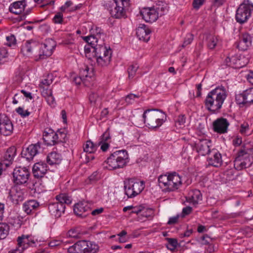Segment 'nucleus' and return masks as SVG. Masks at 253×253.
<instances>
[{
    "label": "nucleus",
    "mask_w": 253,
    "mask_h": 253,
    "mask_svg": "<svg viewBox=\"0 0 253 253\" xmlns=\"http://www.w3.org/2000/svg\"><path fill=\"white\" fill-rule=\"evenodd\" d=\"M227 97V92L223 86H218L211 91L205 100V105L210 111L215 113L218 111Z\"/></svg>",
    "instance_id": "nucleus-1"
},
{
    "label": "nucleus",
    "mask_w": 253,
    "mask_h": 253,
    "mask_svg": "<svg viewBox=\"0 0 253 253\" xmlns=\"http://www.w3.org/2000/svg\"><path fill=\"white\" fill-rule=\"evenodd\" d=\"M159 186L164 192H172L179 189L182 185L181 176L176 172H168L158 178Z\"/></svg>",
    "instance_id": "nucleus-2"
},
{
    "label": "nucleus",
    "mask_w": 253,
    "mask_h": 253,
    "mask_svg": "<svg viewBox=\"0 0 253 253\" xmlns=\"http://www.w3.org/2000/svg\"><path fill=\"white\" fill-rule=\"evenodd\" d=\"M253 155V147L250 145H244L238 151L234 161L236 169L241 170L251 166V158Z\"/></svg>",
    "instance_id": "nucleus-3"
},
{
    "label": "nucleus",
    "mask_w": 253,
    "mask_h": 253,
    "mask_svg": "<svg viewBox=\"0 0 253 253\" xmlns=\"http://www.w3.org/2000/svg\"><path fill=\"white\" fill-rule=\"evenodd\" d=\"M143 119L146 126L156 128L161 126L166 120V115L159 109H148L144 111Z\"/></svg>",
    "instance_id": "nucleus-4"
},
{
    "label": "nucleus",
    "mask_w": 253,
    "mask_h": 253,
    "mask_svg": "<svg viewBox=\"0 0 253 253\" xmlns=\"http://www.w3.org/2000/svg\"><path fill=\"white\" fill-rule=\"evenodd\" d=\"M128 162V155L126 150H118L112 153L105 162L110 170L123 168Z\"/></svg>",
    "instance_id": "nucleus-5"
},
{
    "label": "nucleus",
    "mask_w": 253,
    "mask_h": 253,
    "mask_svg": "<svg viewBox=\"0 0 253 253\" xmlns=\"http://www.w3.org/2000/svg\"><path fill=\"white\" fill-rule=\"evenodd\" d=\"M92 52L94 53L93 57L96 59L98 65L103 67L109 64L112 52L111 49L104 46V42L102 40L98 45L91 46Z\"/></svg>",
    "instance_id": "nucleus-6"
},
{
    "label": "nucleus",
    "mask_w": 253,
    "mask_h": 253,
    "mask_svg": "<svg viewBox=\"0 0 253 253\" xmlns=\"http://www.w3.org/2000/svg\"><path fill=\"white\" fill-rule=\"evenodd\" d=\"M56 202L50 203L48 205V210L56 218L60 217L64 213L66 205L72 203L71 197L66 193H61L56 196Z\"/></svg>",
    "instance_id": "nucleus-7"
},
{
    "label": "nucleus",
    "mask_w": 253,
    "mask_h": 253,
    "mask_svg": "<svg viewBox=\"0 0 253 253\" xmlns=\"http://www.w3.org/2000/svg\"><path fill=\"white\" fill-rule=\"evenodd\" d=\"M144 183L133 178H126L124 181L125 194L128 198H132L139 195L144 188Z\"/></svg>",
    "instance_id": "nucleus-8"
},
{
    "label": "nucleus",
    "mask_w": 253,
    "mask_h": 253,
    "mask_svg": "<svg viewBox=\"0 0 253 253\" xmlns=\"http://www.w3.org/2000/svg\"><path fill=\"white\" fill-rule=\"evenodd\" d=\"M108 9L111 16L115 18L126 17V10L129 6V0H113Z\"/></svg>",
    "instance_id": "nucleus-9"
},
{
    "label": "nucleus",
    "mask_w": 253,
    "mask_h": 253,
    "mask_svg": "<svg viewBox=\"0 0 253 253\" xmlns=\"http://www.w3.org/2000/svg\"><path fill=\"white\" fill-rule=\"evenodd\" d=\"M253 11V3L250 0H244L236 10L235 18L240 24L247 21Z\"/></svg>",
    "instance_id": "nucleus-10"
},
{
    "label": "nucleus",
    "mask_w": 253,
    "mask_h": 253,
    "mask_svg": "<svg viewBox=\"0 0 253 253\" xmlns=\"http://www.w3.org/2000/svg\"><path fill=\"white\" fill-rule=\"evenodd\" d=\"M90 35L88 36L83 37V39L91 46L98 45L100 41H104V34L103 30L97 26H93L90 30Z\"/></svg>",
    "instance_id": "nucleus-11"
},
{
    "label": "nucleus",
    "mask_w": 253,
    "mask_h": 253,
    "mask_svg": "<svg viewBox=\"0 0 253 253\" xmlns=\"http://www.w3.org/2000/svg\"><path fill=\"white\" fill-rule=\"evenodd\" d=\"M30 172L26 167L16 168L13 172V182L16 185L26 183L30 177Z\"/></svg>",
    "instance_id": "nucleus-12"
},
{
    "label": "nucleus",
    "mask_w": 253,
    "mask_h": 253,
    "mask_svg": "<svg viewBox=\"0 0 253 253\" xmlns=\"http://www.w3.org/2000/svg\"><path fill=\"white\" fill-rule=\"evenodd\" d=\"M55 47V42L52 39L46 40L43 44H40L38 54L39 59H42L50 56Z\"/></svg>",
    "instance_id": "nucleus-13"
},
{
    "label": "nucleus",
    "mask_w": 253,
    "mask_h": 253,
    "mask_svg": "<svg viewBox=\"0 0 253 253\" xmlns=\"http://www.w3.org/2000/svg\"><path fill=\"white\" fill-rule=\"evenodd\" d=\"M39 46L40 44L35 41H27L22 44L21 52L24 56L30 57L34 55L37 57Z\"/></svg>",
    "instance_id": "nucleus-14"
},
{
    "label": "nucleus",
    "mask_w": 253,
    "mask_h": 253,
    "mask_svg": "<svg viewBox=\"0 0 253 253\" xmlns=\"http://www.w3.org/2000/svg\"><path fill=\"white\" fill-rule=\"evenodd\" d=\"M235 100L239 105L250 106L253 103V88L247 89L242 93L236 94Z\"/></svg>",
    "instance_id": "nucleus-15"
},
{
    "label": "nucleus",
    "mask_w": 253,
    "mask_h": 253,
    "mask_svg": "<svg viewBox=\"0 0 253 253\" xmlns=\"http://www.w3.org/2000/svg\"><path fill=\"white\" fill-rule=\"evenodd\" d=\"M13 131V125L10 119L5 114H0V133L4 136H9Z\"/></svg>",
    "instance_id": "nucleus-16"
},
{
    "label": "nucleus",
    "mask_w": 253,
    "mask_h": 253,
    "mask_svg": "<svg viewBox=\"0 0 253 253\" xmlns=\"http://www.w3.org/2000/svg\"><path fill=\"white\" fill-rule=\"evenodd\" d=\"M30 238V236L24 235L18 237L17 240L18 246L16 249L11 251L14 253H22L24 250L27 249L29 246L35 244V242L33 240H31Z\"/></svg>",
    "instance_id": "nucleus-17"
},
{
    "label": "nucleus",
    "mask_w": 253,
    "mask_h": 253,
    "mask_svg": "<svg viewBox=\"0 0 253 253\" xmlns=\"http://www.w3.org/2000/svg\"><path fill=\"white\" fill-rule=\"evenodd\" d=\"M142 18L146 22L153 23L158 18V13L155 7H144L140 11Z\"/></svg>",
    "instance_id": "nucleus-18"
},
{
    "label": "nucleus",
    "mask_w": 253,
    "mask_h": 253,
    "mask_svg": "<svg viewBox=\"0 0 253 253\" xmlns=\"http://www.w3.org/2000/svg\"><path fill=\"white\" fill-rule=\"evenodd\" d=\"M41 149V143L38 142L34 144H31L25 150H23L21 155L27 160L30 161L33 160L34 157L40 152Z\"/></svg>",
    "instance_id": "nucleus-19"
},
{
    "label": "nucleus",
    "mask_w": 253,
    "mask_h": 253,
    "mask_svg": "<svg viewBox=\"0 0 253 253\" xmlns=\"http://www.w3.org/2000/svg\"><path fill=\"white\" fill-rule=\"evenodd\" d=\"M229 126L227 120L222 117L217 119L212 123L213 131L220 134L226 133Z\"/></svg>",
    "instance_id": "nucleus-20"
},
{
    "label": "nucleus",
    "mask_w": 253,
    "mask_h": 253,
    "mask_svg": "<svg viewBox=\"0 0 253 253\" xmlns=\"http://www.w3.org/2000/svg\"><path fill=\"white\" fill-rule=\"evenodd\" d=\"M207 161L209 165L214 167L221 166L222 160L221 154L216 149H212L208 155Z\"/></svg>",
    "instance_id": "nucleus-21"
},
{
    "label": "nucleus",
    "mask_w": 253,
    "mask_h": 253,
    "mask_svg": "<svg viewBox=\"0 0 253 253\" xmlns=\"http://www.w3.org/2000/svg\"><path fill=\"white\" fill-rule=\"evenodd\" d=\"M9 197L14 204L17 205L23 200L24 193L19 187L14 186L9 192Z\"/></svg>",
    "instance_id": "nucleus-22"
},
{
    "label": "nucleus",
    "mask_w": 253,
    "mask_h": 253,
    "mask_svg": "<svg viewBox=\"0 0 253 253\" xmlns=\"http://www.w3.org/2000/svg\"><path fill=\"white\" fill-rule=\"evenodd\" d=\"M210 143L207 139L199 140L195 143L197 152L202 156L208 155L211 150L210 149Z\"/></svg>",
    "instance_id": "nucleus-23"
},
{
    "label": "nucleus",
    "mask_w": 253,
    "mask_h": 253,
    "mask_svg": "<svg viewBox=\"0 0 253 253\" xmlns=\"http://www.w3.org/2000/svg\"><path fill=\"white\" fill-rule=\"evenodd\" d=\"M74 211L76 215L84 217L88 214L86 212H90L91 210L88 204L84 201L75 205Z\"/></svg>",
    "instance_id": "nucleus-24"
},
{
    "label": "nucleus",
    "mask_w": 253,
    "mask_h": 253,
    "mask_svg": "<svg viewBox=\"0 0 253 253\" xmlns=\"http://www.w3.org/2000/svg\"><path fill=\"white\" fill-rule=\"evenodd\" d=\"M27 5L25 0H18L11 3L9 6V11L15 14H21Z\"/></svg>",
    "instance_id": "nucleus-25"
},
{
    "label": "nucleus",
    "mask_w": 253,
    "mask_h": 253,
    "mask_svg": "<svg viewBox=\"0 0 253 253\" xmlns=\"http://www.w3.org/2000/svg\"><path fill=\"white\" fill-rule=\"evenodd\" d=\"M47 171V165L42 162L36 163L33 167L34 176L37 178L43 177Z\"/></svg>",
    "instance_id": "nucleus-26"
},
{
    "label": "nucleus",
    "mask_w": 253,
    "mask_h": 253,
    "mask_svg": "<svg viewBox=\"0 0 253 253\" xmlns=\"http://www.w3.org/2000/svg\"><path fill=\"white\" fill-rule=\"evenodd\" d=\"M150 30L144 24H140L136 29V34L140 40L147 42L150 39Z\"/></svg>",
    "instance_id": "nucleus-27"
},
{
    "label": "nucleus",
    "mask_w": 253,
    "mask_h": 253,
    "mask_svg": "<svg viewBox=\"0 0 253 253\" xmlns=\"http://www.w3.org/2000/svg\"><path fill=\"white\" fill-rule=\"evenodd\" d=\"M252 37L248 33H244L242 35L240 40L237 44L239 50H246L252 44Z\"/></svg>",
    "instance_id": "nucleus-28"
},
{
    "label": "nucleus",
    "mask_w": 253,
    "mask_h": 253,
    "mask_svg": "<svg viewBox=\"0 0 253 253\" xmlns=\"http://www.w3.org/2000/svg\"><path fill=\"white\" fill-rule=\"evenodd\" d=\"M241 58V57L240 56ZM225 64L230 67L234 68H240L245 66V64H242L241 58L238 56L232 55L231 57L228 56L224 61Z\"/></svg>",
    "instance_id": "nucleus-29"
},
{
    "label": "nucleus",
    "mask_w": 253,
    "mask_h": 253,
    "mask_svg": "<svg viewBox=\"0 0 253 253\" xmlns=\"http://www.w3.org/2000/svg\"><path fill=\"white\" fill-rule=\"evenodd\" d=\"M39 203L36 200H29L23 205V211L28 214L36 211L39 207Z\"/></svg>",
    "instance_id": "nucleus-30"
},
{
    "label": "nucleus",
    "mask_w": 253,
    "mask_h": 253,
    "mask_svg": "<svg viewBox=\"0 0 253 253\" xmlns=\"http://www.w3.org/2000/svg\"><path fill=\"white\" fill-rule=\"evenodd\" d=\"M16 153V149L15 147H11L7 149L3 156V163L5 167H8L11 164Z\"/></svg>",
    "instance_id": "nucleus-31"
},
{
    "label": "nucleus",
    "mask_w": 253,
    "mask_h": 253,
    "mask_svg": "<svg viewBox=\"0 0 253 253\" xmlns=\"http://www.w3.org/2000/svg\"><path fill=\"white\" fill-rule=\"evenodd\" d=\"M202 199V195L201 192L198 190H194L189 193V197L187 198V201L194 205H196Z\"/></svg>",
    "instance_id": "nucleus-32"
},
{
    "label": "nucleus",
    "mask_w": 253,
    "mask_h": 253,
    "mask_svg": "<svg viewBox=\"0 0 253 253\" xmlns=\"http://www.w3.org/2000/svg\"><path fill=\"white\" fill-rule=\"evenodd\" d=\"M62 160V157L60 154L56 152H52L48 154L46 158V161L50 165L59 164Z\"/></svg>",
    "instance_id": "nucleus-33"
},
{
    "label": "nucleus",
    "mask_w": 253,
    "mask_h": 253,
    "mask_svg": "<svg viewBox=\"0 0 253 253\" xmlns=\"http://www.w3.org/2000/svg\"><path fill=\"white\" fill-rule=\"evenodd\" d=\"M43 139L48 145H54L58 143V136L56 132L51 130V132H47L43 135Z\"/></svg>",
    "instance_id": "nucleus-34"
},
{
    "label": "nucleus",
    "mask_w": 253,
    "mask_h": 253,
    "mask_svg": "<svg viewBox=\"0 0 253 253\" xmlns=\"http://www.w3.org/2000/svg\"><path fill=\"white\" fill-rule=\"evenodd\" d=\"M42 94L44 97L47 103L51 106H54L55 104V101L54 97L52 95L51 89H44L42 90Z\"/></svg>",
    "instance_id": "nucleus-35"
},
{
    "label": "nucleus",
    "mask_w": 253,
    "mask_h": 253,
    "mask_svg": "<svg viewBox=\"0 0 253 253\" xmlns=\"http://www.w3.org/2000/svg\"><path fill=\"white\" fill-rule=\"evenodd\" d=\"M155 9H157L159 16H161L169 11V6L165 1H161L159 2V4Z\"/></svg>",
    "instance_id": "nucleus-36"
},
{
    "label": "nucleus",
    "mask_w": 253,
    "mask_h": 253,
    "mask_svg": "<svg viewBox=\"0 0 253 253\" xmlns=\"http://www.w3.org/2000/svg\"><path fill=\"white\" fill-rule=\"evenodd\" d=\"M218 40L216 36L210 35L207 38V45L210 49H214L217 45Z\"/></svg>",
    "instance_id": "nucleus-37"
},
{
    "label": "nucleus",
    "mask_w": 253,
    "mask_h": 253,
    "mask_svg": "<svg viewBox=\"0 0 253 253\" xmlns=\"http://www.w3.org/2000/svg\"><path fill=\"white\" fill-rule=\"evenodd\" d=\"M97 146V145L94 144L91 141L88 140L84 146L83 149L84 152L91 154L96 150Z\"/></svg>",
    "instance_id": "nucleus-38"
},
{
    "label": "nucleus",
    "mask_w": 253,
    "mask_h": 253,
    "mask_svg": "<svg viewBox=\"0 0 253 253\" xmlns=\"http://www.w3.org/2000/svg\"><path fill=\"white\" fill-rule=\"evenodd\" d=\"M86 249L85 253H96L98 250L99 247L97 244L94 242L86 241Z\"/></svg>",
    "instance_id": "nucleus-39"
},
{
    "label": "nucleus",
    "mask_w": 253,
    "mask_h": 253,
    "mask_svg": "<svg viewBox=\"0 0 253 253\" xmlns=\"http://www.w3.org/2000/svg\"><path fill=\"white\" fill-rule=\"evenodd\" d=\"M52 76L48 75L45 79L42 81L39 84L40 87L42 89V90L44 89H48V86L52 84Z\"/></svg>",
    "instance_id": "nucleus-40"
},
{
    "label": "nucleus",
    "mask_w": 253,
    "mask_h": 253,
    "mask_svg": "<svg viewBox=\"0 0 253 253\" xmlns=\"http://www.w3.org/2000/svg\"><path fill=\"white\" fill-rule=\"evenodd\" d=\"M138 68L137 64L130 65L127 69V73L128 78L129 79H133L135 75L136 72Z\"/></svg>",
    "instance_id": "nucleus-41"
},
{
    "label": "nucleus",
    "mask_w": 253,
    "mask_h": 253,
    "mask_svg": "<svg viewBox=\"0 0 253 253\" xmlns=\"http://www.w3.org/2000/svg\"><path fill=\"white\" fill-rule=\"evenodd\" d=\"M166 240L168 242V244L167 245V248L170 250H174L177 246V241L174 238H167Z\"/></svg>",
    "instance_id": "nucleus-42"
},
{
    "label": "nucleus",
    "mask_w": 253,
    "mask_h": 253,
    "mask_svg": "<svg viewBox=\"0 0 253 253\" xmlns=\"http://www.w3.org/2000/svg\"><path fill=\"white\" fill-rule=\"evenodd\" d=\"M8 227L3 223H0V239H4L8 234Z\"/></svg>",
    "instance_id": "nucleus-43"
},
{
    "label": "nucleus",
    "mask_w": 253,
    "mask_h": 253,
    "mask_svg": "<svg viewBox=\"0 0 253 253\" xmlns=\"http://www.w3.org/2000/svg\"><path fill=\"white\" fill-rule=\"evenodd\" d=\"M24 101H27V99H25L22 94L18 93H16L13 97L12 103L14 104H16L18 103H22Z\"/></svg>",
    "instance_id": "nucleus-44"
},
{
    "label": "nucleus",
    "mask_w": 253,
    "mask_h": 253,
    "mask_svg": "<svg viewBox=\"0 0 253 253\" xmlns=\"http://www.w3.org/2000/svg\"><path fill=\"white\" fill-rule=\"evenodd\" d=\"M77 246L80 250V253H85V249L87 246L86 245V241L81 240L77 242Z\"/></svg>",
    "instance_id": "nucleus-45"
},
{
    "label": "nucleus",
    "mask_w": 253,
    "mask_h": 253,
    "mask_svg": "<svg viewBox=\"0 0 253 253\" xmlns=\"http://www.w3.org/2000/svg\"><path fill=\"white\" fill-rule=\"evenodd\" d=\"M53 22L55 24H62L63 23V16L61 12H57L53 18Z\"/></svg>",
    "instance_id": "nucleus-46"
},
{
    "label": "nucleus",
    "mask_w": 253,
    "mask_h": 253,
    "mask_svg": "<svg viewBox=\"0 0 253 253\" xmlns=\"http://www.w3.org/2000/svg\"><path fill=\"white\" fill-rule=\"evenodd\" d=\"M6 44L9 46L15 45L16 43V40L13 35H11L9 36L6 37Z\"/></svg>",
    "instance_id": "nucleus-47"
},
{
    "label": "nucleus",
    "mask_w": 253,
    "mask_h": 253,
    "mask_svg": "<svg viewBox=\"0 0 253 253\" xmlns=\"http://www.w3.org/2000/svg\"><path fill=\"white\" fill-rule=\"evenodd\" d=\"M21 220L19 219V217H14L11 219L9 223L12 225L15 228H19L21 225Z\"/></svg>",
    "instance_id": "nucleus-48"
},
{
    "label": "nucleus",
    "mask_w": 253,
    "mask_h": 253,
    "mask_svg": "<svg viewBox=\"0 0 253 253\" xmlns=\"http://www.w3.org/2000/svg\"><path fill=\"white\" fill-rule=\"evenodd\" d=\"M16 112L22 117H26L30 115V112L27 110H24L23 107H19L16 109Z\"/></svg>",
    "instance_id": "nucleus-49"
},
{
    "label": "nucleus",
    "mask_w": 253,
    "mask_h": 253,
    "mask_svg": "<svg viewBox=\"0 0 253 253\" xmlns=\"http://www.w3.org/2000/svg\"><path fill=\"white\" fill-rule=\"evenodd\" d=\"M193 35L191 34H188L184 39L183 43L182 44L183 47H185L186 45L190 44L193 40Z\"/></svg>",
    "instance_id": "nucleus-50"
},
{
    "label": "nucleus",
    "mask_w": 253,
    "mask_h": 253,
    "mask_svg": "<svg viewBox=\"0 0 253 253\" xmlns=\"http://www.w3.org/2000/svg\"><path fill=\"white\" fill-rule=\"evenodd\" d=\"M7 57V50L4 48H0V65L3 63V60Z\"/></svg>",
    "instance_id": "nucleus-51"
},
{
    "label": "nucleus",
    "mask_w": 253,
    "mask_h": 253,
    "mask_svg": "<svg viewBox=\"0 0 253 253\" xmlns=\"http://www.w3.org/2000/svg\"><path fill=\"white\" fill-rule=\"evenodd\" d=\"M89 68L88 67H85V69H83L80 71V74L82 76V78L84 77H91V75H93V73L92 71L89 72Z\"/></svg>",
    "instance_id": "nucleus-52"
},
{
    "label": "nucleus",
    "mask_w": 253,
    "mask_h": 253,
    "mask_svg": "<svg viewBox=\"0 0 253 253\" xmlns=\"http://www.w3.org/2000/svg\"><path fill=\"white\" fill-rule=\"evenodd\" d=\"M79 231L75 229H71L68 231L67 235L71 238H77L79 237Z\"/></svg>",
    "instance_id": "nucleus-53"
},
{
    "label": "nucleus",
    "mask_w": 253,
    "mask_h": 253,
    "mask_svg": "<svg viewBox=\"0 0 253 253\" xmlns=\"http://www.w3.org/2000/svg\"><path fill=\"white\" fill-rule=\"evenodd\" d=\"M56 134H58V143L59 142H63L65 141V138L66 137V134L64 131H57L56 132Z\"/></svg>",
    "instance_id": "nucleus-54"
},
{
    "label": "nucleus",
    "mask_w": 253,
    "mask_h": 253,
    "mask_svg": "<svg viewBox=\"0 0 253 253\" xmlns=\"http://www.w3.org/2000/svg\"><path fill=\"white\" fill-rule=\"evenodd\" d=\"M79 251L80 250H79V247L77 246V243L72 246H70L68 249V252L69 253H80Z\"/></svg>",
    "instance_id": "nucleus-55"
},
{
    "label": "nucleus",
    "mask_w": 253,
    "mask_h": 253,
    "mask_svg": "<svg viewBox=\"0 0 253 253\" xmlns=\"http://www.w3.org/2000/svg\"><path fill=\"white\" fill-rule=\"evenodd\" d=\"M249 130V125L248 123L244 122L241 125L240 132L242 134H246L247 132Z\"/></svg>",
    "instance_id": "nucleus-56"
},
{
    "label": "nucleus",
    "mask_w": 253,
    "mask_h": 253,
    "mask_svg": "<svg viewBox=\"0 0 253 253\" xmlns=\"http://www.w3.org/2000/svg\"><path fill=\"white\" fill-rule=\"evenodd\" d=\"M138 97V95L134 94H129L126 97L125 100L127 103L131 104L132 103V100H134L135 98H137Z\"/></svg>",
    "instance_id": "nucleus-57"
},
{
    "label": "nucleus",
    "mask_w": 253,
    "mask_h": 253,
    "mask_svg": "<svg viewBox=\"0 0 253 253\" xmlns=\"http://www.w3.org/2000/svg\"><path fill=\"white\" fill-rule=\"evenodd\" d=\"M87 45L84 46V52L85 53L86 57L88 58L89 59H91V58L90 57L89 54L90 52H92V46L88 43H87Z\"/></svg>",
    "instance_id": "nucleus-58"
},
{
    "label": "nucleus",
    "mask_w": 253,
    "mask_h": 253,
    "mask_svg": "<svg viewBox=\"0 0 253 253\" xmlns=\"http://www.w3.org/2000/svg\"><path fill=\"white\" fill-rule=\"evenodd\" d=\"M110 138V135L107 132H104L101 136L100 138L101 141L98 143V145L101 144V143L106 142L108 139Z\"/></svg>",
    "instance_id": "nucleus-59"
},
{
    "label": "nucleus",
    "mask_w": 253,
    "mask_h": 253,
    "mask_svg": "<svg viewBox=\"0 0 253 253\" xmlns=\"http://www.w3.org/2000/svg\"><path fill=\"white\" fill-rule=\"evenodd\" d=\"M98 97V94L92 92L90 93L89 95V100L90 103H95V102L96 101Z\"/></svg>",
    "instance_id": "nucleus-60"
},
{
    "label": "nucleus",
    "mask_w": 253,
    "mask_h": 253,
    "mask_svg": "<svg viewBox=\"0 0 253 253\" xmlns=\"http://www.w3.org/2000/svg\"><path fill=\"white\" fill-rule=\"evenodd\" d=\"M204 0H194L193 2V7L196 9H198L203 4Z\"/></svg>",
    "instance_id": "nucleus-61"
},
{
    "label": "nucleus",
    "mask_w": 253,
    "mask_h": 253,
    "mask_svg": "<svg viewBox=\"0 0 253 253\" xmlns=\"http://www.w3.org/2000/svg\"><path fill=\"white\" fill-rule=\"evenodd\" d=\"M179 217V215H177L175 216L170 217L168 222V224L169 225H171V224H174L177 223Z\"/></svg>",
    "instance_id": "nucleus-62"
},
{
    "label": "nucleus",
    "mask_w": 253,
    "mask_h": 253,
    "mask_svg": "<svg viewBox=\"0 0 253 253\" xmlns=\"http://www.w3.org/2000/svg\"><path fill=\"white\" fill-rule=\"evenodd\" d=\"M176 123L179 125H182L185 123V117L184 115L179 116L176 121Z\"/></svg>",
    "instance_id": "nucleus-63"
},
{
    "label": "nucleus",
    "mask_w": 253,
    "mask_h": 253,
    "mask_svg": "<svg viewBox=\"0 0 253 253\" xmlns=\"http://www.w3.org/2000/svg\"><path fill=\"white\" fill-rule=\"evenodd\" d=\"M20 93L23 95V96L24 97V98L26 97V98H29L30 99H32L33 98L32 94L30 92H27V91L22 89L21 90Z\"/></svg>",
    "instance_id": "nucleus-64"
}]
</instances>
